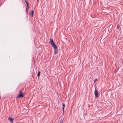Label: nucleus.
<instances>
[{
  "mask_svg": "<svg viewBox=\"0 0 123 123\" xmlns=\"http://www.w3.org/2000/svg\"><path fill=\"white\" fill-rule=\"evenodd\" d=\"M94 94L96 98H97L98 97V91L95 89L94 91Z\"/></svg>",
  "mask_w": 123,
  "mask_h": 123,
  "instance_id": "20e7f679",
  "label": "nucleus"
},
{
  "mask_svg": "<svg viewBox=\"0 0 123 123\" xmlns=\"http://www.w3.org/2000/svg\"><path fill=\"white\" fill-rule=\"evenodd\" d=\"M119 25H118H118H117V28H118H118H119L118 27H119Z\"/></svg>",
  "mask_w": 123,
  "mask_h": 123,
  "instance_id": "ddd939ff",
  "label": "nucleus"
},
{
  "mask_svg": "<svg viewBox=\"0 0 123 123\" xmlns=\"http://www.w3.org/2000/svg\"><path fill=\"white\" fill-rule=\"evenodd\" d=\"M64 119V118H63V119H61L60 123H63V121Z\"/></svg>",
  "mask_w": 123,
  "mask_h": 123,
  "instance_id": "1a4fd4ad",
  "label": "nucleus"
},
{
  "mask_svg": "<svg viewBox=\"0 0 123 123\" xmlns=\"http://www.w3.org/2000/svg\"><path fill=\"white\" fill-rule=\"evenodd\" d=\"M8 120L12 123L13 122L14 118L10 117L8 118Z\"/></svg>",
  "mask_w": 123,
  "mask_h": 123,
  "instance_id": "39448f33",
  "label": "nucleus"
},
{
  "mask_svg": "<svg viewBox=\"0 0 123 123\" xmlns=\"http://www.w3.org/2000/svg\"><path fill=\"white\" fill-rule=\"evenodd\" d=\"M37 2H39V0H37Z\"/></svg>",
  "mask_w": 123,
  "mask_h": 123,
  "instance_id": "2eb2a0df",
  "label": "nucleus"
},
{
  "mask_svg": "<svg viewBox=\"0 0 123 123\" xmlns=\"http://www.w3.org/2000/svg\"><path fill=\"white\" fill-rule=\"evenodd\" d=\"M97 78H96V79H95L94 80V83H95L97 81Z\"/></svg>",
  "mask_w": 123,
  "mask_h": 123,
  "instance_id": "f8f14e48",
  "label": "nucleus"
},
{
  "mask_svg": "<svg viewBox=\"0 0 123 123\" xmlns=\"http://www.w3.org/2000/svg\"><path fill=\"white\" fill-rule=\"evenodd\" d=\"M41 72L40 71H38V72L37 74V76L38 78H39L40 76V74Z\"/></svg>",
  "mask_w": 123,
  "mask_h": 123,
  "instance_id": "6e6552de",
  "label": "nucleus"
},
{
  "mask_svg": "<svg viewBox=\"0 0 123 123\" xmlns=\"http://www.w3.org/2000/svg\"><path fill=\"white\" fill-rule=\"evenodd\" d=\"M28 10H27V9H26V12L27 13L28 12Z\"/></svg>",
  "mask_w": 123,
  "mask_h": 123,
  "instance_id": "4468645a",
  "label": "nucleus"
},
{
  "mask_svg": "<svg viewBox=\"0 0 123 123\" xmlns=\"http://www.w3.org/2000/svg\"><path fill=\"white\" fill-rule=\"evenodd\" d=\"M34 11L33 10H32L31 11V12H30V14L31 15V17H33V14H34Z\"/></svg>",
  "mask_w": 123,
  "mask_h": 123,
  "instance_id": "0eeeda50",
  "label": "nucleus"
},
{
  "mask_svg": "<svg viewBox=\"0 0 123 123\" xmlns=\"http://www.w3.org/2000/svg\"><path fill=\"white\" fill-rule=\"evenodd\" d=\"M29 5H27V7L26 8V9L27 10H28L29 8Z\"/></svg>",
  "mask_w": 123,
  "mask_h": 123,
  "instance_id": "9d476101",
  "label": "nucleus"
},
{
  "mask_svg": "<svg viewBox=\"0 0 123 123\" xmlns=\"http://www.w3.org/2000/svg\"><path fill=\"white\" fill-rule=\"evenodd\" d=\"M25 2H26V4L27 5H29V3L27 2V1L26 0H25Z\"/></svg>",
  "mask_w": 123,
  "mask_h": 123,
  "instance_id": "9b49d317",
  "label": "nucleus"
},
{
  "mask_svg": "<svg viewBox=\"0 0 123 123\" xmlns=\"http://www.w3.org/2000/svg\"><path fill=\"white\" fill-rule=\"evenodd\" d=\"M62 105L63 106V107L62 108V110H63V114L64 112V108L65 106V104L63 103L62 104Z\"/></svg>",
  "mask_w": 123,
  "mask_h": 123,
  "instance_id": "423d86ee",
  "label": "nucleus"
},
{
  "mask_svg": "<svg viewBox=\"0 0 123 123\" xmlns=\"http://www.w3.org/2000/svg\"><path fill=\"white\" fill-rule=\"evenodd\" d=\"M50 43L51 46L53 47L57 46L53 40L52 39H50Z\"/></svg>",
  "mask_w": 123,
  "mask_h": 123,
  "instance_id": "f03ea898",
  "label": "nucleus"
},
{
  "mask_svg": "<svg viewBox=\"0 0 123 123\" xmlns=\"http://www.w3.org/2000/svg\"><path fill=\"white\" fill-rule=\"evenodd\" d=\"M19 94L17 96L18 98L23 97L24 96V93L22 90H20L19 91Z\"/></svg>",
  "mask_w": 123,
  "mask_h": 123,
  "instance_id": "f257e3e1",
  "label": "nucleus"
},
{
  "mask_svg": "<svg viewBox=\"0 0 123 123\" xmlns=\"http://www.w3.org/2000/svg\"><path fill=\"white\" fill-rule=\"evenodd\" d=\"M54 55L57 54L58 53V50L57 49V46H55L54 47Z\"/></svg>",
  "mask_w": 123,
  "mask_h": 123,
  "instance_id": "7ed1b4c3",
  "label": "nucleus"
}]
</instances>
